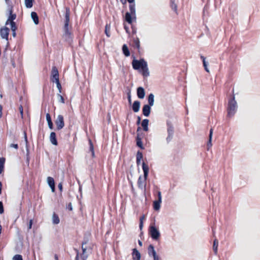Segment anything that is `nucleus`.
Instances as JSON below:
<instances>
[{"mask_svg": "<svg viewBox=\"0 0 260 260\" xmlns=\"http://www.w3.org/2000/svg\"><path fill=\"white\" fill-rule=\"evenodd\" d=\"M70 11L69 8H66V12L65 15L64 25L63 27V36L66 40H69L71 38L72 34L69 30V23L70 21Z\"/></svg>", "mask_w": 260, "mask_h": 260, "instance_id": "obj_3", "label": "nucleus"}, {"mask_svg": "<svg viewBox=\"0 0 260 260\" xmlns=\"http://www.w3.org/2000/svg\"><path fill=\"white\" fill-rule=\"evenodd\" d=\"M139 244L140 245H141V246H142V242H141V241H140V240L139 241Z\"/></svg>", "mask_w": 260, "mask_h": 260, "instance_id": "obj_61", "label": "nucleus"}, {"mask_svg": "<svg viewBox=\"0 0 260 260\" xmlns=\"http://www.w3.org/2000/svg\"><path fill=\"white\" fill-rule=\"evenodd\" d=\"M2 108L1 106L0 105V117L2 116Z\"/></svg>", "mask_w": 260, "mask_h": 260, "instance_id": "obj_56", "label": "nucleus"}, {"mask_svg": "<svg viewBox=\"0 0 260 260\" xmlns=\"http://www.w3.org/2000/svg\"><path fill=\"white\" fill-rule=\"evenodd\" d=\"M57 97H58V100L59 102H60L61 103H64V99L62 95H61L60 94H58Z\"/></svg>", "mask_w": 260, "mask_h": 260, "instance_id": "obj_39", "label": "nucleus"}, {"mask_svg": "<svg viewBox=\"0 0 260 260\" xmlns=\"http://www.w3.org/2000/svg\"><path fill=\"white\" fill-rule=\"evenodd\" d=\"M139 226H140V229L141 230L143 227V221H142V220H141V222H140Z\"/></svg>", "mask_w": 260, "mask_h": 260, "instance_id": "obj_52", "label": "nucleus"}, {"mask_svg": "<svg viewBox=\"0 0 260 260\" xmlns=\"http://www.w3.org/2000/svg\"><path fill=\"white\" fill-rule=\"evenodd\" d=\"M145 219V216H143L142 217H141L140 219V220L141 221V220H142V221H143V220Z\"/></svg>", "mask_w": 260, "mask_h": 260, "instance_id": "obj_58", "label": "nucleus"}, {"mask_svg": "<svg viewBox=\"0 0 260 260\" xmlns=\"http://www.w3.org/2000/svg\"><path fill=\"white\" fill-rule=\"evenodd\" d=\"M218 244V240L215 239L213 242V249L215 254H216L217 253Z\"/></svg>", "mask_w": 260, "mask_h": 260, "instance_id": "obj_30", "label": "nucleus"}, {"mask_svg": "<svg viewBox=\"0 0 260 260\" xmlns=\"http://www.w3.org/2000/svg\"><path fill=\"white\" fill-rule=\"evenodd\" d=\"M16 18V15L15 14H12V10H10V16H9V18L8 20H7L6 22V25L10 24L11 26V24L12 22H14L13 21L14 20H15Z\"/></svg>", "mask_w": 260, "mask_h": 260, "instance_id": "obj_12", "label": "nucleus"}, {"mask_svg": "<svg viewBox=\"0 0 260 260\" xmlns=\"http://www.w3.org/2000/svg\"><path fill=\"white\" fill-rule=\"evenodd\" d=\"M168 136L166 138L167 142L169 143L172 139L174 134V128L172 125H169L167 128Z\"/></svg>", "mask_w": 260, "mask_h": 260, "instance_id": "obj_10", "label": "nucleus"}, {"mask_svg": "<svg viewBox=\"0 0 260 260\" xmlns=\"http://www.w3.org/2000/svg\"><path fill=\"white\" fill-rule=\"evenodd\" d=\"M141 121V118L140 117H138V120L137 122V124H139Z\"/></svg>", "mask_w": 260, "mask_h": 260, "instance_id": "obj_53", "label": "nucleus"}, {"mask_svg": "<svg viewBox=\"0 0 260 260\" xmlns=\"http://www.w3.org/2000/svg\"><path fill=\"white\" fill-rule=\"evenodd\" d=\"M160 205H161V203H159L158 202L156 201V200L153 201V207L154 210L155 211L159 210L160 208Z\"/></svg>", "mask_w": 260, "mask_h": 260, "instance_id": "obj_24", "label": "nucleus"}, {"mask_svg": "<svg viewBox=\"0 0 260 260\" xmlns=\"http://www.w3.org/2000/svg\"><path fill=\"white\" fill-rule=\"evenodd\" d=\"M19 111L21 116V118H23V107L22 106L19 107Z\"/></svg>", "mask_w": 260, "mask_h": 260, "instance_id": "obj_44", "label": "nucleus"}, {"mask_svg": "<svg viewBox=\"0 0 260 260\" xmlns=\"http://www.w3.org/2000/svg\"><path fill=\"white\" fill-rule=\"evenodd\" d=\"M134 42V45L135 47L137 48V49H139L140 48V41L138 38H136L134 39L133 40Z\"/></svg>", "mask_w": 260, "mask_h": 260, "instance_id": "obj_34", "label": "nucleus"}, {"mask_svg": "<svg viewBox=\"0 0 260 260\" xmlns=\"http://www.w3.org/2000/svg\"><path fill=\"white\" fill-rule=\"evenodd\" d=\"M129 12L125 14V20L129 23L133 22V20L136 19L135 4H130L129 6Z\"/></svg>", "mask_w": 260, "mask_h": 260, "instance_id": "obj_6", "label": "nucleus"}, {"mask_svg": "<svg viewBox=\"0 0 260 260\" xmlns=\"http://www.w3.org/2000/svg\"><path fill=\"white\" fill-rule=\"evenodd\" d=\"M55 123L56 125V128L58 130L62 129L64 125L63 116L61 115H58Z\"/></svg>", "mask_w": 260, "mask_h": 260, "instance_id": "obj_8", "label": "nucleus"}, {"mask_svg": "<svg viewBox=\"0 0 260 260\" xmlns=\"http://www.w3.org/2000/svg\"><path fill=\"white\" fill-rule=\"evenodd\" d=\"M201 58L202 59L203 62L204 61V60H205V59H206L205 57H204L203 56H201Z\"/></svg>", "mask_w": 260, "mask_h": 260, "instance_id": "obj_57", "label": "nucleus"}, {"mask_svg": "<svg viewBox=\"0 0 260 260\" xmlns=\"http://www.w3.org/2000/svg\"><path fill=\"white\" fill-rule=\"evenodd\" d=\"M128 101H129V102L131 103V96L130 95L128 96Z\"/></svg>", "mask_w": 260, "mask_h": 260, "instance_id": "obj_62", "label": "nucleus"}, {"mask_svg": "<svg viewBox=\"0 0 260 260\" xmlns=\"http://www.w3.org/2000/svg\"><path fill=\"white\" fill-rule=\"evenodd\" d=\"M132 66L134 70H140L144 77L149 76V71L147 62L143 58L140 60L134 59L132 61Z\"/></svg>", "mask_w": 260, "mask_h": 260, "instance_id": "obj_1", "label": "nucleus"}, {"mask_svg": "<svg viewBox=\"0 0 260 260\" xmlns=\"http://www.w3.org/2000/svg\"><path fill=\"white\" fill-rule=\"evenodd\" d=\"M122 51H123V52L124 54L126 56H129L130 53H129V52L128 49V48H127V47L126 46V45H124L122 46Z\"/></svg>", "mask_w": 260, "mask_h": 260, "instance_id": "obj_31", "label": "nucleus"}, {"mask_svg": "<svg viewBox=\"0 0 260 260\" xmlns=\"http://www.w3.org/2000/svg\"><path fill=\"white\" fill-rule=\"evenodd\" d=\"M58 188L59 189V190L60 191H62V183H59L58 185Z\"/></svg>", "mask_w": 260, "mask_h": 260, "instance_id": "obj_46", "label": "nucleus"}, {"mask_svg": "<svg viewBox=\"0 0 260 260\" xmlns=\"http://www.w3.org/2000/svg\"><path fill=\"white\" fill-rule=\"evenodd\" d=\"M51 80L53 82L59 80L58 72L56 67H52L51 71Z\"/></svg>", "mask_w": 260, "mask_h": 260, "instance_id": "obj_9", "label": "nucleus"}, {"mask_svg": "<svg viewBox=\"0 0 260 260\" xmlns=\"http://www.w3.org/2000/svg\"><path fill=\"white\" fill-rule=\"evenodd\" d=\"M237 109V102L235 100V96L230 99L229 101L228 110V116L231 117L234 115Z\"/></svg>", "mask_w": 260, "mask_h": 260, "instance_id": "obj_5", "label": "nucleus"}, {"mask_svg": "<svg viewBox=\"0 0 260 260\" xmlns=\"http://www.w3.org/2000/svg\"><path fill=\"white\" fill-rule=\"evenodd\" d=\"M11 28L12 31H13V36L15 37L16 36V30L17 29V27L16 26L15 22H12L11 26Z\"/></svg>", "mask_w": 260, "mask_h": 260, "instance_id": "obj_32", "label": "nucleus"}, {"mask_svg": "<svg viewBox=\"0 0 260 260\" xmlns=\"http://www.w3.org/2000/svg\"><path fill=\"white\" fill-rule=\"evenodd\" d=\"M151 107L148 105H145L142 109L143 114L144 116L148 117L150 115Z\"/></svg>", "mask_w": 260, "mask_h": 260, "instance_id": "obj_13", "label": "nucleus"}, {"mask_svg": "<svg viewBox=\"0 0 260 260\" xmlns=\"http://www.w3.org/2000/svg\"><path fill=\"white\" fill-rule=\"evenodd\" d=\"M55 82L56 84L57 88L59 90V92H61V84H60V83L59 82V81L58 80V81H55Z\"/></svg>", "mask_w": 260, "mask_h": 260, "instance_id": "obj_40", "label": "nucleus"}, {"mask_svg": "<svg viewBox=\"0 0 260 260\" xmlns=\"http://www.w3.org/2000/svg\"><path fill=\"white\" fill-rule=\"evenodd\" d=\"M149 232L151 238L155 240H158L160 236L158 230L153 225L150 226Z\"/></svg>", "mask_w": 260, "mask_h": 260, "instance_id": "obj_7", "label": "nucleus"}, {"mask_svg": "<svg viewBox=\"0 0 260 260\" xmlns=\"http://www.w3.org/2000/svg\"><path fill=\"white\" fill-rule=\"evenodd\" d=\"M50 141L51 143L54 145H57V141L56 138V134L54 132H51L50 135Z\"/></svg>", "mask_w": 260, "mask_h": 260, "instance_id": "obj_18", "label": "nucleus"}, {"mask_svg": "<svg viewBox=\"0 0 260 260\" xmlns=\"http://www.w3.org/2000/svg\"><path fill=\"white\" fill-rule=\"evenodd\" d=\"M68 208L70 210H72V204L71 203L68 204Z\"/></svg>", "mask_w": 260, "mask_h": 260, "instance_id": "obj_47", "label": "nucleus"}, {"mask_svg": "<svg viewBox=\"0 0 260 260\" xmlns=\"http://www.w3.org/2000/svg\"><path fill=\"white\" fill-rule=\"evenodd\" d=\"M142 169L144 172V177H139L138 181V185L140 189L145 190L146 186V180L147 179L149 173V167L148 165H146L145 162H143L142 164Z\"/></svg>", "mask_w": 260, "mask_h": 260, "instance_id": "obj_2", "label": "nucleus"}, {"mask_svg": "<svg viewBox=\"0 0 260 260\" xmlns=\"http://www.w3.org/2000/svg\"><path fill=\"white\" fill-rule=\"evenodd\" d=\"M46 120L50 129H53V123L51 120V116L49 113H47L46 114Z\"/></svg>", "mask_w": 260, "mask_h": 260, "instance_id": "obj_22", "label": "nucleus"}, {"mask_svg": "<svg viewBox=\"0 0 260 260\" xmlns=\"http://www.w3.org/2000/svg\"><path fill=\"white\" fill-rule=\"evenodd\" d=\"M140 102L138 101H136L134 102L133 105V110L135 112H138L140 110Z\"/></svg>", "mask_w": 260, "mask_h": 260, "instance_id": "obj_19", "label": "nucleus"}, {"mask_svg": "<svg viewBox=\"0 0 260 260\" xmlns=\"http://www.w3.org/2000/svg\"><path fill=\"white\" fill-rule=\"evenodd\" d=\"M34 0H24L25 5L26 8H30L33 6Z\"/></svg>", "mask_w": 260, "mask_h": 260, "instance_id": "obj_29", "label": "nucleus"}, {"mask_svg": "<svg viewBox=\"0 0 260 260\" xmlns=\"http://www.w3.org/2000/svg\"><path fill=\"white\" fill-rule=\"evenodd\" d=\"M170 6L172 10H173L176 13H177V6L175 3V0H171Z\"/></svg>", "mask_w": 260, "mask_h": 260, "instance_id": "obj_28", "label": "nucleus"}, {"mask_svg": "<svg viewBox=\"0 0 260 260\" xmlns=\"http://www.w3.org/2000/svg\"><path fill=\"white\" fill-rule=\"evenodd\" d=\"M156 201L160 203H161V202H162V198H161V197H158L157 200H156Z\"/></svg>", "mask_w": 260, "mask_h": 260, "instance_id": "obj_49", "label": "nucleus"}, {"mask_svg": "<svg viewBox=\"0 0 260 260\" xmlns=\"http://www.w3.org/2000/svg\"><path fill=\"white\" fill-rule=\"evenodd\" d=\"M54 258H55V260H58V256L56 254H55L54 255Z\"/></svg>", "mask_w": 260, "mask_h": 260, "instance_id": "obj_59", "label": "nucleus"}, {"mask_svg": "<svg viewBox=\"0 0 260 260\" xmlns=\"http://www.w3.org/2000/svg\"><path fill=\"white\" fill-rule=\"evenodd\" d=\"M24 138H25V141L26 142V143L27 144V139L26 134L25 133H24Z\"/></svg>", "mask_w": 260, "mask_h": 260, "instance_id": "obj_54", "label": "nucleus"}, {"mask_svg": "<svg viewBox=\"0 0 260 260\" xmlns=\"http://www.w3.org/2000/svg\"><path fill=\"white\" fill-rule=\"evenodd\" d=\"M154 96L152 93H150L148 97V102L149 104V106H152L154 105Z\"/></svg>", "mask_w": 260, "mask_h": 260, "instance_id": "obj_23", "label": "nucleus"}, {"mask_svg": "<svg viewBox=\"0 0 260 260\" xmlns=\"http://www.w3.org/2000/svg\"><path fill=\"white\" fill-rule=\"evenodd\" d=\"M157 197H161V194L160 191H158L157 192Z\"/></svg>", "mask_w": 260, "mask_h": 260, "instance_id": "obj_55", "label": "nucleus"}, {"mask_svg": "<svg viewBox=\"0 0 260 260\" xmlns=\"http://www.w3.org/2000/svg\"><path fill=\"white\" fill-rule=\"evenodd\" d=\"M31 17L36 24H38L39 23V18L36 12H32L31 13Z\"/></svg>", "mask_w": 260, "mask_h": 260, "instance_id": "obj_21", "label": "nucleus"}, {"mask_svg": "<svg viewBox=\"0 0 260 260\" xmlns=\"http://www.w3.org/2000/svg\"><path fill=\"white\" fill-rule=\"evenodd\" d=\"M124 29H125L126 32L127 33H129V29H128V27L126 26L125 25H124Z\"/></svg>", "mask_w": 260, "mask_h": 260, "instance_id": "obj_48", "label": "nucleus"}, {"mask_svg": "<svg viewBox=\"0 0 260 260\" xmlns=\"http://www.w3.org/2000/svg\"><path fill=\"white\" fill-rule=\"evenodd\" d=\"M127 2L130 3V4H135L134 1L135 0H127Z\"/></svg>", "mask_w": 260, "mask_h": 260, "instance_id": "obj_51", "label": "nucleus"}, {"mask_svg": "<svg viewBox=\"0 0 260 260\" xmlns=\"http://www.w3.org/2000/svg\"><path fill=\"white\" fill-rule=\"evenodd\" d=\"M9 34V29L7 27L2 28L0 30V34H1V37L3 39H5L7 41L8 40Z\"/></svg>", "mask_w": 260, "mask_h": 260, "instance_id": "obj_11", "label": "nucleus"}, {"mask_svg": "<svg viewBox=\"0 0 260 260\" xmlns=\"http://www.w3.org/2000/svg\"><path fill=\"white\" fill-rule=\"evenodd\" d=\"M203 66H204V67L205 68V70H206V72H209V70L207 67L208 66V62L206 61V60H204L203 61Z\"/></svg>", "mask_w": 260, "mask_h": 260, "instance_id": "obj_41", "label": "nucleus"}, {"mask_svg": "<svg viewBox=\"0 0 260 260\" xmlns=\"http://www.w3.org/2000/svg\"><path fill=\"white\" fill-rule=\"evenodd\" d=\"M110 26L108 24H106V25L105 26V34H106V36L108 37H109L110 36Z\"/></svg>", "mask_w": 260, "mask_h": 260, "instance_id": "obj_35", "label": "nucleus"}, {"mask_svg": "<svg viewBox=\"0 0 260 260\" xmlns=\"http://www.w3.org/2000/svg\"><path fill=\"white\" fill-rule=\"evenodd\" d=\"M212 134H213V129L211 128L210 130L209 142L207 144V146L208 147V148L212 146L211 141H212Z\"/></svg>", "mask_w": 260, "mask_h": 260, "instance_id": "obj_33", "label": "nucleus"}, {"mask_svg": "<svg viewBox=\"0 0 260 260\" xmlns=\"http://www.w3.org/2000/svg\"><path fill=\"white\" fill-rule=\"evenodd\" d=\"M13 260H23V259L21 255L16 254L13 256Z\"/></svg>", "mask_w": 260, "mask_h": 260, "instance_id": "obj_38", "label": "nucleus"}, {"mask_svg": "<svg viewBox=\"0 0 260 260\" xmlns=\"http://www.w3.org/2000/svg\"><path fill=\"white\" fill-rule=\"evenodd\" d=\"M153 259L154 260H160V257L158 255H156V256H154L153 257Z\"/></svg>", "mask_w": 260, "mask_h": 260, "instance_id": "obj_50", "label": "nucleus"}, {"mask_svg": "<svg viewBox=\"0 0 260 260\" xmlns=\"http://www.w3.org/2000/svg\"><path fill=\"white\" fill-rule=\"evenodd\" d=\"M2 183L0 182V194L2 192Z\"/></svg>", "mask_w": 260, "mask_h": 260, "instance_id": "obj_60", "label": "nucleus"}, {"mask_svg": "<svg viewBox=\"0 0 260 260\" xmlns=\"http://www.w3.org/2000/svg\"><path fill=\"white\" fill-rule=\"evenodd\" d=\"M10 147L14 148L16 149H17L18 148V146L17 144H11L10 145Z\"/></svg>", "mask_w": 260, "mask_h": 260, "instance_id": "obj_43", "label": "nucleus"}, {"mask_svg": "<svg viewBox=\"0 0 260 260\" xmlns=\"http://www.w3.org/2000/svg\"><path fill=\"white\" fill-rule=\"evenodd\" d=\"M137 145L138 147H140L141 149L143 148L141 139L139 137V136H137Z\"/></svg>", "mask_w": 260, "mask_h": 260, "instance_id": "obj_36", "label": "nucleus"}, {"mask_svg": "<svg viewBox=\"0 0 260 260\" xmlns=\"http://www.w3.org/2000/svg\"><path fill=\"white\" fill-rule=\"evenodd\" d=\"M145 91L143 87H139L137 88V95L139 98L142 99L145 96Z\"/></svg>", "mask_w": 260, "mask_h": 260, "instance_id": "obj_15", "label": "nucleus"}, {"mask_svg": "<svg viewBox=\"0 0 260 260\" xmlns=\"http://www.w3.org/2000/svg\"><path fill=\"white\" fill-rule=\"evenodd\" d=\"M60 220L57 215L54 213L52 216V222L53 224H57L59 223Z\"/></svg>", "mask_w": 260, "mask_h": 260, "instance_id": "obj_26", "label": "nucleus"}, {"mask_svg": "<svg viewBox=\"0 0 260 260\" xmlns=\"http://www.w3.org/2000/svg\"><path fill=\"white\" fill-rule=\"evenodd\" d=\"M89 145H90V148H89L90 151L91 152L92 156H93L94 154V151H93V146L91 143V140H89Z\"/></svg>", "mask_w": 260, "mask_h": 260, "instance_id": "obj_37", "label": "nucleus"}, {"mask_svg": "<svg viewBox=\"0 0 260 260\" xmlns=\"http://www.w3.org/2000/svg\"><path fill=\"white\" fill-rule=\"evenodd\" d=\"M143 158V154L140 151H138L137 153V164L139 165L141 162V160Z\"/></svg>", "mask_w": 260, "mask_h": 260, "instance_id": "obj_27", "label": "nucleus"}, {"mask_svg": "<svg viewBox=\"0 0 260 260\" xmlns=\"http://www.w3.org/2000/svg\"><path fill=\"white\" fill-rule=\"evenodd\" d=\"M4 212L3 205L2 202L0 201V214H3Z\"/></svg>", "mask_w": 260, "mask_h": 260, "instance_id": "obj_42", "label": "nucleus"}, {"mask_svg": "<svg viewBox=\"0 0 260 260\" xmlns=\"http://www.w3.org/2000/svg\"><path fill=\"white\" fill-rule=\"evenodd\" d=\"M32 224V220L30 219L29 220V224H28V230H29V229H30L31 228Z\"/></svg>", "mask_w": 260, "mask_h": 260, "instance_id": "obj_45", "label": "nucleus"}, {"mask_svg": "<svg viewBox=\"0 0 260 260\" xmlns=\"http://www.w3.org/2000/svg\"><path fill=\"white\" fill-rule=\"evenodd\" d=\"M148 123H149L148 119H145L142 121L141 125H142V126L143 127V130L144 131L147 132L148 131Z\"/></svg>", "mask_w": 260, "mask_h": 260, "instance_id": "obj_20", "label": "nucleus"}, {"mask_svg": "<svg viewBox=\"0 0 260 260\" xmlns=\"http://www.w3.org/2000/svg\"><path fill=\"white\" fill-rule=\"evenodd\" d=\"M148 253L149 256H152L153 257L157 255L152 245H150L149 246L148 248Z\"/></svg>", "mask_w": 260, "mask_h": 260, "instance_id": "obj_16", "label": "nucleus"}, {"mask_svg": "<svg viewBox=\"0 0 260 260\" xmlns=\"http://www.w3.org/2000/svg\"><path fill=\"white\" fill-rule=\"evenodd\" d=\"M5 162V158H4V157L0 158V174H2L4 171Z\"/></svg>", "mask_w": 260, "mask_h": 260, "instance_id": "obj_25", "label": "nucleus"}, {"mask_svg": "<svg viewBox=\"0 0 260 260\" xmlns=\"http://www.w3.org/2000/svg\"><path fill=\"white\" fill-rule=\"evenodd\" d=\"M133 259L134 260H140L141 258V254L140 252L136 249H134L132 253Z\"/></svg>", "mask_w": 260, "mask_h": 260, "instance_id": "obj_17", "label": "nucleus"}, {"mask_svg": "<svg viewBox=\"0 0 260 260\" xmlns=\"http://www.w3.org/2000/svg\"><path fill=\"white\" fill-rule=\"evenodd\" d=\"M47 182L49 186L51 187L52 191L54 192L55 191V183L53 178L51 177H48Z\"/></svg>", "mask_w": 260, "mask_h": 260, "instance_id": "obj_14", "label": "nucleus"}, {"mask_svg": "<svg viewBox=\"0 0 260 260\" xmlns=\"http://www.w3.org/2000/svg\"><path fill=\"white\" fill-rule=\"evenodd\" d=\"M139 129H140V127H138L137 131H138Z\"/></svg>", "mask_w": 260, "mask_h": 260, "instance_id": "obj_63", "label": "nucleus"}, {"mask_svg": "<svg viewBox=\"0 0 260 260\" xmlns=\"http://www.w3.org/2000/svg\"><path fill=\"white\" fill-rule=\"evenodd\" d=\"M86 242H84L82 244V253L80 254L79 253V251L75 249L76 252V256L75 260H86L88 257L89 252H90V248H88L85 245L86 244Z\"/></svg>", "mask_w": 260, "mask_h": 260, "instance_id": "obj_4", "label": "nucleus"}]
</instances>
